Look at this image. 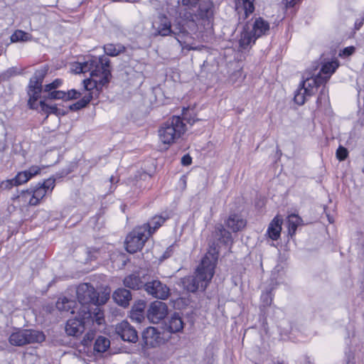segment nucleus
Instances as JSON below:
<instances>
[{
  "instance_id": "c9c22d12",
  "label": "nucleus",
  "mask_w": 364,
  "mask_h": 364,
  "mask_svg": "<svg viewBox=\"0 0 364 364\" xmlns=\"http://www.w3.org/2000/svg\"><path fill=\"white\" fill-rule=\"evenodd\" d=\"M134 306H141V307L136 308V310L133 311L132 312L131 318L132 319H135L137 321L140 322L143 317L142 312H143V308H144V306H145V303L144 301H139L137 304H136L134 305Z\"/></svg>"
},
{
  "instance_id": "0eeeda50",
  "label": "nucleus",
  "mask_w": 364,
  "mask_h": 364,
  "mask_svg": "<svg viewBox=\"0 0 364 364\" xmlns=\"http://www.w3.org/2000/svg\"><path fill=\"white\" fill-rule=\"evenodd\" d=\"M317 65L313 73H306V77L300 87L295 92L294 101L301 105L304 103L306 97L311 96L316 92L318 86V73H316Z\"/></svg>"
},
{
  "instance_id": "9b49d317",
  "label": "nucleus",
  "mask_w": 364,
  "mask_h": 364,
  "mask_svg": "<svg viewBox=\"0 0 364 364\" xmlns=\"http://www.w3.org/2000/svg\"><path fill=\"white\" fill-rule=\"evenodd\" d=\"M144 286L147 294L154 298L165 300L170 295V289L159 279L148 282Z\"/></svg>"
},
{
  "instance_id": "2eb2a0df",
  "label": "nucleus",
  "mask_w": 364,
  "mask_h": 364,
  "mask_svg": "<svg viewBox=\"0 0 364 364\" xmlns=\"http://www.w3.org/2000/svg\"><path fill=\"white\" fill-rule=\"evenodd\" d=\"M339 65V61L336 58L324 59L320 68V85L326 84Z\"/></svg>"
},
{
  "instance_id": "de8ad7c7",
  "label": "nucleus",
  "mask_w": 364,
  "mask_h": 364,
  "mask_svg": "<svg viewBox=\"0 0 364 364\" xmlns=\"http://www.w3.org/2000/svg\"><path fill=\"white\" fill-rule=\"evenodd\" d=\"M199 0H182V4L184 6H188L189 8L195 6Z\"/></svg>"
},
{
  "instance_id": "393cba45",
  "label": "nucleus",
  "mask_w": 364,
  "mask_h": 364,
  "mask_svg": "<svg viewBox=\"0 0 364 364\" xmlns=\"http://www.w3.org/2000/svg\"><path fill=\"white\" fill-rule=\"evenodd\" d=\"M114 301L120 306H127L132 299L131 293L125 289H118L112 295Z\"/></svg>"
},
{
  "instance_id": "4be33fe9",
  "label": "nucleus",
  "mask_w": 364,
  "mask_h": 364,
  "mask_svg": "<svg viewBox=\"0 0 364 364\" xmlns=\"http://www.w3.org/2000/svg\"><path fill=\"white\" fill-rule=\"evenodd\" d=\"M41 171V168L37 166H33L28 170L19 172L15 178L16 186L26 183L30 178L37 175Z\"/></svg>"
},
{
  "instance_id": "7ed1b4c3",
  "label": "nucleus",
  "mask_w": 364,
  "mask_h": 364,
  "mask_svg": "<svg viewBox=\"0 0 364 364\" xmlns=\"http://www.w3.org/2000/svg\"><path fill=\"white\" fill-rule=\"evenodd\" d=\"M76 294L80 305L77 314L84 319L91 317L92 312L90 306H99L105 304L109 299V292L105 291L97 293L95 288L88 283L80 284L77 287Z\"/></svg>"
},
{
  "instance_id": "e433bc0d",
  "label": "nucleus",
  "mask_w": 364,
  "mask_h": 364,
  "mask_svg": "<svg viewBox=\"0 0 364 364\" xmlns=\"http://www.w3.org/2000/svg\"><path fill=\"white\" fill-rule=\"evenodd\" d=\"M92 319L95 321L97 324L100 325L104 321L103 313L101 312L100 309L96 306L94 309V312L92 313L91 317L87 318V320Z\"/></svg>"
},
{
  "instance_id": "f03ea898",
  "label": "nucleus",
  "mask_w": 364,
  "mask_h": 364,
  "mask_svg": "<svg viewBox=\"0 0 364 364\" xmlns=\"http://www.w3.org/2000/svg\"><path fill=\"white\" fill-rule=\"evenodd\" d=\"M152 28L154 30V35L168 36L173 35L179 43L182 50H198L208 53V49L205 46H195L191 42V37L188 32L183 27L171 28L170 20L165 15H159L152 23Z\"/></svg>"
},
{
  "instance_id": "b1692460",
  "label": "nucleus",
  "mask_w": 364,
  "mask_h": 364,
  "mask_svg": "<svg viewBox=\"0 0 364 364\" xmlns=\"http://www.w3.org/2000/svg\"><path fill=\"white\" fill-rule=\"evenodd\" d=\"M183 325V321L178 313L173 314L166 323L167 329L171 333L181 332Z\"/></svg>"
},
{
  "instance_id": "58836bf2",
  "label": "nucleus",
  "mask_w": 364,
  "mask_h": 364,
  "mask_svg": "<svg viewBox=\"0 0 364 364\" xmlns=\"http://www.w3.org/2000/svg\"><path fill=\"white\" fill-rule=\"evenodd\" d=\"M39 104L41 110L46 114L56 113V112L58 111V109L55 106L48 105L45 103L44 101H41Z\"/></svg>"
},
{
  "instance_id": "412c9836",
  "label": "nucleus",
  "mask_w": 364,
  "mask_h": 364,
  "mask_svg": "<svg viewBox=\"0 0 364 364\" xmlns=\"http://www.w3.org/2000/svg\"><path fill=\"white\" fill-rule=\"evenodd\" d=\"M56 308L60 311H70L71 314H77L79 309L78 304L75 301L69 299L66 297L59 298L56 302Z\"/></svg>"
},
{
  "instance_id": "473e14b6",
  "label": "nucleus",
  "mask_w": 364,
  "mask_h": 364,
  "mask_svg": "<svg viewBox=\"0 0 364 364\" xmlns=\"http://www.w3.org/2000/svg\"><path fill=\"white\" fill-rule=\"evenodd\" d=\"M31 189L26 190L25 191H22L21 195L18 196V198L20 201L27 203L30 205H36L37 200L33 198Z\"/></svg>"
},
{
  "instance_id": "bb28decb",
  "label": "nucleus",
  "mask_w": 364,
  "mask_h": 364,
  "mask_svg": "<svg viewBox=\"0 0 364 364\" xmlns=\"http://www.w3.org/2000/svg\"><path fill=\"white\" fill-rule=\"evenodd\" d=\"M124 284L130 289H139L143 287L144 283L138 275L132 274L124 278Z\"/></svg>"
},
{
  "instance_id": "72a5a7b5",
  "label": "nucleus",
  "mask_w": 364,
  "mask_h": 364,
  "mask_svg": "<svg viewBox=\"0 0 364 364\" xmlns=\"http://www.w3.org/2000/svg\"><path fill=\"white\" fill-rule=\"evenodd\" d=\"M11 41L12 43L19 42V41H28L31 39V36L21 30L16 31L10 37Z\"/></svg>"
},
{
  "instance_id": "6e6d98bb",
  "label": "nucleus",
  "mask_w": 364,
  "mask_h": 364,
  "mask_svg": "<svg viewBox=\"0 0 364 364\" xmlns=\"http://www.w3.org/2000/svg\"><path fill=\"white\" fill-rule=\"evenodd\" d=\"M169 256H170V255H169V254H168V252H166L165 253V255H164V258H167V257H168Z\"/></svg>"
},
{
  "instance_id": "1a4fd4ad",
  "label": "nucleus",
  "mask_w": 364,
  "mask_h": 364,
  "mask_svg": "<svg viewBox=\"0 0 364 364\" xmlns=\"http://www.w3.org/2000/svg\"><path fill=\"white\" fill-rule=\"evenodd\" d=\"M45 340L43 332L32 330L22 329L14 332L9 337V342L13 346H21L28 343H41Z\"/></svg>"
},
{
  "instance_id": "37998d69",
  "label": "nucleus",
  "mask_w": 364,
  "mask_h": 364,
  "mask_svg": "<svg viewBox=\"0 0 364 364\" xmlns=\"http://www.w3.org/2000/svg\"><path fill=\"white\" fill-rule=\"evenodd\" d=\"M263 305L265 306H268L271 304L272 298L270 292H266L262 294L261 296Z\"/></svg>"
},
{
  "instance_id": "423d86ee",
  "label": "nucleus",
  "mask_w": 364,
  "mask_h": 364,
  "mask_svg": "<svg viewBox=\"0 0 364 364\" xmlns=\"http://www.w3.org/2000/svg\"><path fill=\"white\" fill-rule=\"evenodd\" d=\"M213 21V4L210 0H203L197 14L188 22V27L193 32L212 28Z\"/></svg>"
},
{
  "instance_id": "603ef678",
  "label": "nucleus",
  "mask_w": 364,
  "mask_h": 364,
  "mask_svg": "<svg viewBox=\"0 0 364 364\" xmlns=\"http://www.w3.org/2000/svg\"><path fill=\"white\" fill-rule=\"evenodd\" d=\"M71 110H78L82 108H83L80 102V101H77V102L74 103L73 105H70V107Z\"/></svg>"
},
{
  "instance_id": "6e6552de",
  "label": "nucleus",
  "mask_w": 364,
  "mask_h": 364,
  "mask_svg": "<svg viewBox=\"0 0 364 364\" xmlns=\"http://www.w3.org/2000/svg\"><path fill=\"white\" fill-rule=\"evenodd\" d=\"M151 235L147 226L134 228L126 237L125 247L128 252L133 254L142 249L147 239Z\"/></svg>"
},
{
  "instance_id": "9d476101",
  "label": "nucleus",
  "mask_w": 364,
  "mask_h": 364,
  "mask_svg": "<svg viewBox=\"0 0 364 364\" xmlns=\"http://www.w3.org/2000/svg\"><path fill=\"white\" fill-rule=\"evenodd\" d=\"M45 76L43 70H38L30 80L28 94L29 100L28 104L31 109H36V101L42 92V82Z\"/></svg>"
},
{
  "instance_id": "864d4df0",
  "label": "nucleus",
  "mask_w": 364,
  "mask_h": 364,
  "mask_svg": "<svg viewBox=\"0 0 364 364\" xmlns=\"http://www.w3.org/2000/svg\"><path fill=\"white\" fill-rule=\"evenodd\" d=\"M198 119H187V122H188V123H189V124H193L195 122H196V121H198Z\"/></svg>"
},
{
  "instance_id": "a19ab883",
  "label": "nucleus",
  "mask_w": 364,
  "mask_h": 364,
  "mask_svg": "<svg viewBox=\"0 0 364 364\" xmlns=\"http://www.w3.org/2000/svg\"><path fill=\"white\" fill-rule=\"evenodd\" d=\"M348 155V151L347 149L339 146L338 149L336 151V157L339 161H343L345 160Z\"/></svg>"
},
{
  "instance_id": "39448f33",
  "label": "nucleus",
  "mask_w": 364,
  "mask_h": 364,
  "mask_svg": "<svg viewBox=\"0 0 364 364\" xmlns=\"http://www.w3.org/2000/svg\"><path fill=\"white\" fill-rule=\"evenodd\" d=\"M186 131V124L178 116H173L164 122L158 130L159 140L170 145L179 139Z\"/></svg>"
},
{
  "instance_id": "f8f14e48",
  "label": "nucleus",
  "mask_w": 364,
  "mask_h": 364,
  "mask_svg": "<svg viewBox=\"0 0 364 364\" xmlns=\"http://www.w3.org/2000/svg\"><path fill=\"white\" fill-rule=\"evenodd\" d=\"M168 314L167 305L160 301H153L147 311V318L153 323H158Z\"/></svg>"
},
{
  "instance_id": "f3484780",
  "label": "nucleus",
  "mask_w": 364,
  "mask_h": 364,
  "mask_svg": "<svg viewBox=\"0 0 364 364\" xmlns=\"http://www.w3.org/2000/svg\"><path fill=\"white\" fill-rule=\"evenodd\" d=\"M255 0H235V11L240 23L246 20L255 11Z\"/></svg>"
},
{
  "instance_id": "c756f323",
  "label": "nucleus",
  "mask_w": 364,
  "mask_h": 364,
  "mask_svg": "<svg viewBox=\"0 0 364 364\" xmlns=\"http://www.w3.org/2000/svg\"><path fill=\"white\" fill-rule=\"evenodd\" d=\"M167 218L161 215H156L147 224L143 226H147L148 230L151 232V234L165 222Z\"/></svg>"
},
{
  "instance_id": "f704fd0d",
  "label": "nucleus",
  "mask_w": 364,
  "mask_h": 364,
  "mask_svg": "<svg viewBox=\"0 0 364 364\" xmlns=\"http://www.w3.org/2000/svg\"><path fill=\"white\" fill-rule=\"evenodd\" d=\"M19 74H21V71L16 67H11L1 73L0 79L1 80H8Z\"/></svg>"
},
{
  "instance_id": "f257e3e1",
  "label": "nucleus",
  "mask_w": 364,
  "mask_h": 364,
  "mask_svg": "<svg viewBox=\"0 0 364 364\" xmlns=\"http://www.w3.org/2000/svg\"><path fill=\"white\" fill-rule=\"evenodd\" d=\"M218 254L215 247L211 248L202 259L196 275L183 279V285L188 291L195 292L199 289L205 290L214 275Z\"/></svg>"
},
{
  "instance_id": "ddd939ff",
  "label": "nucleus",
  "mask_w": 364,
  "mask_h": 364,
  "mask_svg": "<svg viewBox=\"0 0 364 364\" xmlns=\"http://www.w3.org/2000/svg\"><path fill=\"white\" fill-rule=\"evenodd\" d=\"M115 333L124 341L135 343L138 341L137 331L127 321H122L115 326Z\"/></svg>"
},
{
  "instance_id": "cd10ccee",
  "label": "nucleus",
  "mask_w": 364,
  "mask_h": 364,
  "mask_svg": "<svg viewBox=\"0 0 364 364\" xmlns=\"http://www.w3.org/2000/svg\"><path fill=\"white\" fill-rule=\"evenodd\" d=\"M215 234L222 242L227 245L232 242L231 233L226 230L221 225L216 227Z\"/></svg>"
},
{
  "instance_id": "3c124183",
  "label": "nucleus",
  "mask_w": 364,
  "mask_h": 364,
  "mask_svg": "<svg viewBox=\"0 0 364 364\" xmlns=\"http://www.w3.org/2000/svg\"><path fill=\"white\" fill-rule=\"evenodd\" d=\"M364 23V16L362 17L360 19H358L355 22L354 28L355 31H358L360 29V28L363 26Z\"/></svg>"
},
{
  "instance_id": "aec40b11",
  "label": "nucleus",
  "mask_w": 364,
  "mask_h": 364,
  "mask_svg": "<svg viewBox=\"0 0 364 364\" xmlns=\"http://www.w3.org/2000/svg\"><path fill=\"white\" fill-rule=\"evenodd\" d=\"M257 38L248 28V27L245 25L238 41L240 50H247L251 48L255 43Z\"/></svg>"
},
{
  "instance_id": "6ab92c4d",
  "label": "nucleus",
  "mask_w": 364,
  "mask_h": 364,
  "mask_svg": "<svg viewBox=\"0 0 364 364\" xmlns=\"http://www.w3.org/2000/svg\"><path fill=\"white\" fill-rule=\"evenodd\" d=\"M245 25L257 38L267 34L269 30V23L261 17L256 18L252 22L248 21Z\"/></svg>"
},
{
  "instance_id": "4468645a",
  "label": "nucleus",
  "mask_w": 364,
  "mask_h": 364,
  "mask_svg": "<svg viewBox=\"0 0 364 364\" xmlns=\"http://www.w3.org/2000/svg\"><path fill=\"white\" fill-rule=\"evenodd\" d=\"M144 345L148 348H156L164 343L161 332L155 327H148L142 333Z\"/></svg>"
},
{
  "instance_id": "2f4dec72",
  "label": "nucleus",
  "mask_w": 364,
  "mask_h": 364,
  "mask_svg": "<svg viewBox=\"0 0 364 364\" xmlns=\"http://www.w3.org/2000/svg\"><path fill=\"white\" fill-rule=\"evenodd\" d=\"M301 219L295 214L289 215L287 218L289 234L293 235L297 227L301 224Z\"/></svg>"
},
{
  "instance_id": "79ce46f5",
  "label": "nucleus",
  "mask_w": 364,
  "mask_h": 364,
  "mask_svg": "<svg viewBox=\"0 0 364 364\" xmlns=\"http://www.w3.org/2000/svg\"><path fill=\"white\" fill-rule=\"evenodd\" d=\"M13 186H16V182L14 178L4 181L0 184V188L3 190L11 189Z\"/></svg>"
},
{
  "instance_id": "20e7f679",
  "label": "nucleus",
  "mask_w": 364,
  "mask_h": 364,
  "mask_svg": "<svg viewBox=\"0 0 364 364\" xmlns=\"http://www.w3.org/2000/svg\"><path fill=\"white\" fill-rule=\"evenodd\" d=\"M83 71L82 73L90 72L92 79L83 80L85 88L90 90L97 86L99 82L105 85L108 82L110 76L109 60L106 57H100L99 59L92 58L86 62L82 63Z\"/></svg>"
},
{
  "instance_id": "49530a36",
  "label": "nucleus",
  "mask_w": 364,
  "mask_h": 364,
  "mask_svg": "<svg viewBox=\"0 0 364 364\" xmlns=\"http://www.w3.org/2000/svg\"><path fill=\"white\" fill-rule=\"evenodd\" d=\"M65 93L69 97L68 100L77 99L80 96V93L75 90H69Z\"/></svg>"
},
{
  "instance_id": "ea45409f",
  "label": "nucleus",
  "mask_w": 364,
  "mask_h": 364,
  "mask_svg": "<svg viewBox=\"0 0 364 364\" xmlns=\"http://www.w3.org/2000/svg\"><path fill=\"white\" fill-rule=\"evenodd\" d=\"M62 84V80L60 79L55 80L53 82L48 84L45 86L44 91L45 92H52L53 90H55L59 87Z\"/></svg>"
},
{
  "instance_id": "dca6fc26",
  "label": "nucleus",
  "mask_w": 364,
  "mask_h": 364,
  "mask_svg": "<svg viewBox=\"0 0 364 364\" xmlns=\"http://www.w3.org/2000/svg\"><path fill=\"white\" fill-rule=\"evenodd\" d=\"M55 186V179L49 178L43 181V183H38L32 191L33 198L37 200V205L43 197L52 192Z\"/></svg>"
},
{
  "instance_id": "a18cd8bd",
  "label": "nucleus",
  "mask_w": 364,
  "mask_h": 364,
  "mask_svg": "<svg viewBox=\"0 0 364 364\" xmlns=\"http://www.w3.org/2000/svg\"><path fill=\"white\" fill-rule=\"evenodd\" d=\"M355 50L353 46L346 47L339 53V55L350 56L355 52Z\"/></svg>"
},
{
  "instance_id": "c85d7f7f",
  "label": "nucleus",
  "mask_w": 364,
  "mask_h": 364,
  "mask_svg": "<svg viewBox=\"0 0 364 364\" xmlns=\"http://www.w3.org/2000/svg\"><path fill=\"white\" fill-rule=\"evenodd\" d=\"M105 53L110 56H117L124 52L125 47L122 44H107L104 46Z\"/></svg>"
},
{
  "instance_id": "a211bd4d",
  "label": "nucleus",
  "mask_w": 364,
  "mask_h": 364,
  "mask_svg": "<svg viewBox=\"0 0 364 364\" xmlns=\"http://www.w3.org/2000/svg\"><path fill=\"white\" fill-rule=\"evenodd\" d=\"M77 314L78 318H70L67 321L65 331L69 336H78L85 330V323L87 319L82 318L79 314Z\"/></svg>"
},
{
  "instance_id": "c03bdc74",
  "label": "nucleus",
  "mask_w": 364,
  "mask_h": 364,
  "mask_svg": "<svg viewBox=\"0 0 364 364\" xmlns=\"http://www.w3.org/2000/svg\"><path fill=\"white\" fill-rule=\"evenodd\" d=\"M70 70L75 74L82 73L83 68L82 67V63H74L71 65Z\"/></svg>"
},
{
  "instance_id": "4c0bfd02",
  "label": "nucleus",
  "mask_w": 364,
  "mask_h": 364,
  "mask_svg": "<svg viewBox=\"0 0 364 364\" xmlns=\"http://www.w3.org/2000/svg\"><path fill=\"white\" fill-rule=\"evenodd\" d=\"M48 98L51 100H68L69 97L66 95L65 92L60 90H53L48 92Z\"/></svg>"
},
{
  "instance_id": "7c9ffc66",
  "label": "nucleus",
  "mask_w": 364,
  "mask_h": 364,
  "mask_svg": "<svg viewBox=\"0 0 364 364\" xmlns=\"http://www.w3.org/2000/svg\"><path fill=\"white\" fill-rule=\"evenodd\" d=\"M110 346L109 340L104 336H99L95 342L94 349L95 350L104 353L105 352Z\"/></svg>"
},
{
  "instance_id": "8fccbe9b",
  "label": "nucleus",
  "mask_w": 364,
  "mask_h": 364,
  "mask_svg": "<svg viewBox=\"0 0 364 364\" xmlns=\"http://www.w3.org/2000/svg\"><path fill=\"white\" fill-rule=\"evenodd\" d=\"M192 162V159L191 157L189 156V155H185L182 157L181 159V164L183 165V166H188L191 164Z\"/></svg>"
},
{
  "instance_id": "a878e982",
  "label": "nucleus",
  "mask_w": 364,
  "mask_h": 364,
  "mask_svg": "<svg viewBox=\"0 0 364 364\" xmlns=\"http://www.w3.org/2000/svg\"><path fill=\"white\" fill-rule=\"evenodd\" d=\"M226 225L233 232L241 230L246 225V221L237 215H231L226 221Z\"/></svg>"
},
{
  "instance_id": "09e8293b",
  "label": "nucleus",
  "mask_w": 364,
  "mask_h": 364,
  "mask_svg": "<svg viewBox=\"0 0 364 364\" xmlns=\"http://www.w3.org/2000/svg\"><path fill=\"white\" fill-rule=\"evenodd\" d=\"M91 99H92V96H91V95H89L88 96L83 97L79 101H80L82 107H85L90 102Z\"/></svg>"
},
{
  "instance_id": "5fc2aeb1",
  "label": "nucleus",
  "mask_w": 364,
  "mask_h": 364,
  "mask_svg": "<svg viewBox=\"0 0 364 364\" xmlns=\"http://www.w3.org/2000/svg\"><path fill=\"white\" fill-rule=\"evenodd\" d=\"M326 217H327L329 223H332L333 222L332 218L330 217V215L328 214H326Z\"/></svg>"
},
{
  "instance_id": "5701e85b",
  "label": "nucleus",
  "mask_w": 364,
  "mask_h": 364,
  "mask_svg": "<svg viewBox=\"0 0 364 364\" xmlns=\"http://www.w3.org/2000/svg\"><path fill=\"white\" fill-rule=\"evenodd\" d=\"M283 220L279 216H276L269 223L267 228V235L273 240H277L281 234L282 225Z\"/></svg>"
}]
</instances>
